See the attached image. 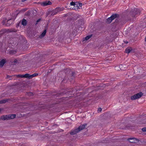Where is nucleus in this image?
I'll list each match as a JSON object with an SVG mask.
<instances>
[{
	"mask_svg": "<svg viewBox=\"0 0 146 146\" xmlns=\"http://www.w3.org/2000/svg\"><path fill=\"white\" fill-rule=\"evenodd\" d=\"M30 79H31L34 77L33 74L31 75H30Z\"/></svg>",
	"mask_w": 146,
	"mask_h": 146,
	"instance_id": "nucleus-31",
	"label": "nucleus"
},
{
	"mask_svg": "<svg viewBox=\"0 0 146 146\" xmlns=\"http://www.w3.org/2000/svg\"><path fill=\"white\" fill-rule=\"evenodd\" d=\"M2 43L1 42H0V49L2 47Z\"/></svg>",
	"mask_w": 146,
	"mask_h": 146,
	"instance_id": "nucleus-34",
	"label": "nucleus"
},
{
	"mask_svg": "<svg viewBox=\"0 0 146 146\" xmlns=\"http://www.w3.org/2000/svg\"><path fill=\"white\" fill-rule=\"evenodd\" d=\"M69 14L68 13H67L66 15H64V17H66L67 16H68Z\"/></svg>",
	"mask_w": 146,
	"mask_h": 146,
	"instance_id": "nucleus-37",
	"label": "nucleus"
},
{
	"mask_svg": "<svg viewBox=\"0 0 146 146\" xmlns=\"http://www.w3.org/2000/svg\"><path fill=\"white\" fill-rule=\"evenodd\" d=\"M119 16V14H112L110 17V18H111L112 20H113L115 18H118Z\"/></svg>",
	"mask_w": 146,
	"mask_h": 146,
	"instance_id": "nucleus-8",
	"label": "nucleus"
},
{
	"mask_svg": "<svg viewBox=\"0 0 146 146\" xmlns=\"http://www.w3.org/2000/svg\"><path fill=\"white\" fill-rule=\"evenodd\" d=\"M86 125L87 124L86 123L81 125L78 128L72 130L70 132V134L72 135L76 134L81 130L84 129Z\"/></svg>",
	"mask_w": 146,
	"mask_h": 146,
	"instance_id": "nucleus-1",
	"label": "nucleus"
},
{
	"mask_svg": "<svg viewBox=\"0 0 146 146\" xmlns=\"http://www.w3.org/2000/svg\"><path fill=\"white\" fill-rule=\"evenodd\" d=\"M124 65H125V64H122L120 66V67L121 69L122 70H125V68H123L122 67V66H124Z\"/></svg>",
	"mask_w": 146,
	"mask_h": 146,
	"instance_id": "nucleus-28",
	"label": "nucleus"
},
{
	"mask_svg": "<svg viewBox=\"0 0 146 146\" xmlns=\"http://www.w3.org/2000/svg\"><path fill=\"white\" fill-rule=\"evenodd\" d=\"M6 62L5 59H3L0 61V68H2L5 63Z\"/></svg>",
	"mask_w": 146,
	"mask_h": 146,
	"instance_id": "nucleus-11",
	"label": "nucleus"
},
{
	"mask_svg": "<svg viewBox=\"0 0 146 146\" xmlns=\"http://www.w3.org/2000/svg\"><path fill=\"white\" fill-rule=\"evenodd\" d=\"M111 17H109L107 19V20L106 21V23L108 24L110 23L112 21L111 18H110Z\"/></svg>",
	"mask_w": 146,
	"mask_h": 146,
	"instance_id": "nucleus-18",
	"label": "nucleus"
},
{
	"mask_svg": "<svg viewBox=\"0 0 146 146\" xmlns=\"http://www.w3.org/2000/svg\"><path fill=\"white\" fill-rule=\"evenodd\" d=\"M40 20V19H38L36 21V24L38 23V22H39Z\"/></svg>",
	"mask_w": 146,
	"mask_h": 146,
	"instance_id": "nucleus-36",
	"label": "nucleus"
},
{
	"mask_svg": "<svg viewBox=\"0 0 146 146\" xmlns=\"http://www.w3.org/2000/svg\"><path fill=\"white\" fill-rule=\"evenodd\" d=\"M17 31L16 30L14 29V30L12 31L11 32H16Z\"/></svg>",
	"mask_w": 146,
	"mask_h": 146,
	"instance_id": "nucleus-39",
	"label": "nucleus"
},
{
	"mask_svg": "<svg viewBox=\"0 0 146 146\" xmlns=\"http://www.w3.org/2000/svg\"><path fill=\"white\" fill-rule=\"evenodd\" d=\"M73 90L72 91L71 90V91H70L68 92H67V93H71V94H72L73 93L72 92H73Z\"/></svg>",
	"mask_w": 146,
	"mask_h": 146,
	"instance_id": "nucleus-35",
	"label": "nucleus"
},
{
	"mask_svg": "<svg viewBox=\"0 0 146 146\" xmlns=\"http://www.w3.org/2000/svg\"><path fill=\"white\" fill-rule=\"evenodd\" d=\"M9 99H3L0 100V104H5L8 102Z\"/></svg>",
	"mask_w": 146,
	"mask_h": 146,
	"instance_id": "nucleus-16",
	"label": "nucleus"
},
{
	"mask_svg": "<svg viewBox=\"0 0 146 146\" xmlns=\"http://www.w3.org/2000/svg\"><path fill=\"white\" fill-rule=\"evenodd\" d=\"M26 95L29 96H32L34 95L33 93L31 92H27Z\"/></svg>",
	"mask_w": 146,
	"mask_h": 146,
	"instance_id": "nucleus-22",
	"label": "nucleus"
},
{
	"mask_svg": "<svg viewBox=\"0 0 146 146\" xmlns=\"http://www.w3.org/2000/svg\"><path fill=\"white\" fill-rule=\"evenodd\" d=\"M10 53L11 54H15L16 53V52L15 51L13 50H11L10 51Z\"/></svg>",
	"mask_w": 146,
	"mask_h": 146,
	"instance_id": "nucleus-26",
	"label": "nucleus"
},
{
	"mask_svg": "<svg viewBox=\"0 0 146 146\" xmlns=\"http://www.w3.org/2000/svg\"><path fill=\"white\" fill-rule=\"evenodd\" d=\"M68 72H69V73L71 74L70 75L71 78L72 79H73L74 78V74H75V72H72L69 69H66L65 70H63L60 71V72L61 73L65 72L66 74H67Z\"/></svg>",
	"mask_w": 146,
	"mask_h": 146,
	"instance_id": "nucleus-2",
	"label": "nucleus"
},
{
	"mask_svg": "<svg viewBox=\"0 0 146 146\" xmlns=\"http://www.w3.org/2000/svg\"><path fill=\"white\" fill-rule=\"evenodd\" d=\"M19 23H18V24H17V26H19Z\"/></svg>",
	"mask_w": 146,
	"mask_h": 146,
	"instance_id": "nucleus-41",
	"label": "nucleus"
},
{
	"mask_svg": "<svg viewBox=\"0 0 146 146\" xmlns=\"http://www.w3.org/2000/svg\"><path fill=\"white\" fill-rule=\"evenodd\" d=\"M142 130L143 132L146 131V127H144L142 128Z\"/></svg>",
	"mask_w": 146,
	"mask_h": 146,
	"instance_id": "nucleus-29",
	"label": "nucleus"
},
{
	"mask_svg": "<svg viewBox=\"0 0 146 146\" xmlns=\"http://www.w3.org/2000/svg\"><path fill=\"white\" fill-rule=\"evenodd\" d=\"M7 116H8L7 115L1 116V117H0V120H8V118L7 117Z\"/></svg>",
	"mask_w": 146,
	"mask_h": 146,
	"instance_id": "nucleus-14",
	"label": "nucleus"
},
{
	"mask_svg": "<svg viewBox=\"0 0 146 146\" xmlns=\"http://www.w3.org/2000/svg\"><path fill=\"white\" fill-rule=\"evenodd\" d=\"M76 5L78 7V9H80V8L79 7H82V3H81L79 2H76Z\"/></svg>",
	"mask_w": 146,
	"mask_h": 146,
	"instance_id": "nucleus-19",
	"label": "nucleus"
},
{
	"mask_svg": "<svg viewBox=\"0 0 146 146\" xmlns=\"http://www.w3.org/2000/svg\"><path fill=\"white\" fill-rule=\"evenodd\" d=\"M145 85L146 86V82L145 83Z\"/></svg>",
	"mask_w": 146,
	"mask_h": 146,
	"instance_id": "nucleus-42",
	"label": "nucleus"
},
{
	"mask_svg": "<svg viewBox=\"0 0 146 146\" xmlns=\"http://www.w3.org/2000/svg\"><path fill=\"white\" fill-rule=\"evenodd\" d=\"M18 62V60L17 59H15L12 63V64L13 65H16Z\"/></svg>",
	"mask_w": 146,
	"mask_h": 146,
	"instance_id": "nucleus-23",
	"label": "nucleus"
},
{
	"mask_svg": "<svg viewBox=\"0 0 146 146\" xmlns=\"http://www.w3.org/2000/svg\"><path fill=\"white\" fill-rule=\"evenodd\" d=\"M30 74H26L25 75H23V78H25L29 79H30Z\"/></svg>",
	"mask_w": 146,
	"mask_h": 146,
	"instance_id": "nucleus-20",
	"label": "nucleus"
},
{
	"mask_svg": "<svg viewBox=\"0 0 146 146\" xmlns=\"http://www.w3.org/2000/svg\"><path fill=\"white\" fill-rule=\"evenodd\" d=\"M15 76L18 78H23V75L18 74Z\"/></svg>",
	"mask_w": 146,
	"mask_h": 146,
	"instance_id": "nucleus-25",
	"label": "nucleus"
},
{
	"mask_svg": "<svg viewBox=\"0 0 146 146\" xmlns=\"http://www.w3.org/2000/svg\"><path fill=\"white\" fill-rule=\"evenodd\" d=\"M102 111V109L101 108H98V112H100Z\"/></svg>",
	"mask_w": 146,
	"mask_h": 146,
	"instance_id": "nucleus-30",
	"label": "nucleus"
},
{
	"mask_svg": "<svg viewBox=\"0 0 146 146\" xmlns=\"http://www.w3.org/2000/svg\"><path fill=\"white\" fill-rule=\"evenodd\" d=\"M127 140L128 141H130V142L133 143H137L139 141L138 139L134 137H131L128 138L127 139Z\"/></svg>",
	"mask_w": 146,
	"mask_h": 146,
	"instance_id": "nucleus-7",
	"label": "nucleus"
},
{
	"mask_svg": "<svg viewBox=\"0 0 146 146\" xmlns=\"http://www.w3.org/2000/svg\"><path fill=\"white\" fill-rule=\"evenodd\" d=\"M10 77H11V76H9V75H7L6 78H10Z\"/></svg>",
	"mask_w": 146,
	"mask_h": 146,
	"instance_id": "nucleus-38",
	"label": "nucleus"
},
{
	"mask_svg": "<svg viewBox=\"0 0 146 146\" xmlns=\"http://www.w3.org/2000/svg\"><path fill=\"white\" fill-rule=\"evenodd\" d=\"M46 32V29L45 28V29L44 30L43 32L42 33V34L40 35L39 37L40 38H43L45 35Z\"/></svg>",
	"mask_w": 146,
	"mask_h": 146,
	"instance_id": "nucleus-12",
	"label": "nucleus"
},
{
	"mask_svg": "<svg viewBox=\"0 0 146 146\" xmlns=\"http://www.w3.org/2000/svg\"><path fill=\"white\" fill-rule=\"evenodd\" d=\"M140 10L139 9H135L130 11V14L133 17H134L136 15L140 14Z\"/></svg>",
	"mask_w": 146,
	"mask_h": 146,
	"instance_id": "nucleus-3",
	"label": "nucleus"
},
{
	"mask_svg": "<svg viewBox=\"0 0 146 146\" xmlns=\"http://www.w3.org/2000/svg\"><path fill=\"white\" fill-rule=\"evenodd\" d=\"M131 99L132 100L137 99L136 96H135V94L131 96Z\"/></svg>",
	"mask_w": 146,
	"mask_h": 146,
	"instance_id": "nucleus-21",
	"label": "nucleus"
},
{
	"mask_svg": "<svg viewBox=\"0 0 146 146\" xmlns=\"http://www.w3.org/2000/svg\"><path fill=\"white\" fill-rule=\"evenodd\" d=\"M124 43L125 44H127L128 43V42L127 41H126L124 42Z\"/></svg>",
	"mask_w": 146,
	"mask_h": 146,
	"instance_id": "nucleus-40",
	"label": "nucleus"
},
{
	"mask_svg": "<svg viewBox=\"0 0 146 146\" xmlns=\"http://www.w3.org/2000/svg\"><path fill=\"white\" fill-rule=\"evenodd\" d=\"M92 36V35H90L87 36L85 38V39L87 40H88L89 38H90Z\"/></svg>",
	"mask_w": 146,
	"mask_h": 146,
	"instance_id": "nucleus-24",
	"label": "nucleus"
},
{
	"mask_svg": "<svg viewBox=\"0 0 146 146\" xmlns=\"http://www.w3.org/2000/svg\"><path fill=\"white\" fill-rule=\"evenodd\" d=\"M6 23L5 20H3L2 22V23L3 25H4Z\"/></svg>",
	"mask_w": 146,
	"mask_h": 146,
	"instance_id": "nucleus-32",
	"label": "nucleus"
},
{
	"mask_svg": "<svg viewBox=\"0 0 146 146\" xmlns=\"http://www.w3.org/2000/svg\"><path fill=\"white\" fill-rule=\"evenodd\" d=\"M33 74L34 77L35 76L38 75V73H35L34 74Z\"/></svg>",
	"mask_w": 146,
	"mask_h": 146,
	"instance_id": "nucleus-33",
	"label": "nucleus"
},
{
	"mask_svg": "<svg viewBox=\"0 0 146 146\" xmlns=\"http://www.w3.org/2000/svg\"><path fill=\"white\" fill-rule=\"evenodd\" d=\"M21 24L24 26H26L27 24L26 20L25 19H23L22 21Z\"/></svg>",
	"mask_w": 146,
	"mask_h": 146,
	"instance_id": "nucleus-17",
	"label": "nucleus"
},
{
	"mask_svg": "<svg viewBox=\"0 0 146 146\" xmlns=\"http://www.w3.org/2000/svg\"><path fill=\"white\" fill-rule=\"evenodd\" d=\"M63 9L60 7H57L52 11L51 15H54L56 14L58 12L62 11Z\"/></svg>",
	"mask_w": 146,
	"mask_h": 146,
	"instance_id": "nucleus-6",
	"label": "nucleus"
},
{
	"mask_svg": "<svg viewBox=\"0 0 146 146\" xmlns=\"http://www.w3.org/2000/svg\"><path fill=\"white\" fill-rule=\"evenodd\" d=\"M40 5L43 6H46L52 5V2L50 1H46L40 3Z\"/></svg>",
	"mask_w": 146,
	"mask_h": 146,
	"instance_id": "nucleus-5",
	"label": "nucleus"
},
{
	"mask_svg": "<svg viewBox=\"0 0 146 146\" xmlns=\"http://www.w3.org/2000/svg\"><path fill=\"white\" fill-rule=\"evenodd\" d=\"M13 21V20L12 19H10L8 20L7 21V23L5 25L7 27L9 26L11 24Z\"/></svg>",
	"mask_w": 146,
	"mask_h": 146,
	"instance_id": "nucleus-9",
	"label": "nucleus"
},
{
	"mask_svg": "<svg viewBox=\"0 0 146 146\" xmlns=\"http://www.w3.org/2000/svg\"><path fill=\"white\" fill-rule=\"evenodd\" d=\"M126 21L124 20L123 19H119L118 18L116 19L114 22V23L116 24H119L120 23L121 24H123L126 23Z\"/></svg>",
	"mask_w": 146,
	"mask_h": 146,
	"instance_id": "nucleus-4",
	"label": "nucleus"
},
{
	"mask_svg": "<svg viewBox=\"0 0 146 146\" xmlns=\"http://www.w3.org/2000/svg\"><path fill=\"white\" fill-rule=\"evenodd\" d=\"M76 3H75V2H73V1L71 2L70 3V5L71 6H75V5H76Z\"/></svg>",
	"mask_w": 146,
	"mask_h": 146,
	"instance_id": "nucleus-27",
	"label": "nucleus"
},
{
	"mask_svg": "<svg viewBox=\"0 0 146 146\" xmlns=\"http://www.w3.org/2000/svg\"><path fill=\"white\" fill-rule=\"evenodd\" d=\"M132 50V48L128 47L126 49L125 52L126 53H129L131 52Z\"/></svg>",
	"mask_w": 146,
	"mask_h": 146,
	"instance_id": "nucleus-15",
	"label": "nucleus"
},
{
	"mask_svg": "<svg viewBox=\"0 0 146 146\" xmlns=\"http://www.w3.org/2000/svg\"><path fill=\"white\" fill-rule=\"evenodd\" d=\"M7 116H7V117L8 118V120L14 119L15 118L16 116V115L14 114H9L7 115Z\"/></svg>",
	"mask_w": 146,
	"mask_h": 146,
	"instance_id": "nucleus-10",
	"label": "nucleus"
},
{
	"mask_svg": "<svg viewBox=\"0 0 146 146\" xmlns=\"http://www.w3.org/2000/svg\"><path fill=\"white\" fill-rule=\"evenodd\" d=\"M143 95V94L141 92H140L139 93L135 94V96H136L137 99L140 98Z\"/></svg>",
	"mask_w": 146,
	"mask_h": 146,
	"instance_id": "nucleus-13",
	"label": "nucleus"
}]
</instances>
